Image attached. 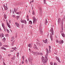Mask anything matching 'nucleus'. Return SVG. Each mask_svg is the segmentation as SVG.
Instances as JSON below:
<instances>
[{"label": "nucleus", "instance_id": "f257e3e1", "mask_svg": "<svg viewBox=\"0 0 65 65\" xmlns=\"http://www.w3.org/2000/svg\"><path fill=\"white\" fill-rule=\"evenodd\" d=\"M42 59V61L44 63H46L47 62V59L45 58H44V57H42L41 58Z\"/></svg>", "mask_w": 65, "mask_h": 65}, {"label": "nucleus", "instance_id": "f03ea898", "mask_svg": "<svg viewBox=\"0 0 65 65\" xmlns=\"http://www.w3.org/2000/svg\"><path fill=\"white\" fill-rule=\"evenodd\" d=\"M42 27L41 25H40L39 28V31H40V34L41 35H42L43 34V31H42Z\"/></svg>", "mask_w": 65, "mask_h": 65}, {"label": "nucleus", "instance_id": "7ed1b4c3", "mask_svg": "<svg viewBox=\"0 0 65 65\" xmlns=\"http://www.w3.org/2000/svg\"><path fill=\"white\" fill-rule=\"evenodd\" d=\"M33 19V23H35L36 21V19L35 18V17H33L32 18Z\"/></svg>", "mask_w": 65, "mask_h": 65}, {"label": "nucleus", "instance_id": "20e7f679", "mask_svg": "<svg viewBox=\"0 0 65 65\" xmlns=\"http://www.w3.org/2000/svg\"><path fill=\"white\" fill-rule=\"evenodd\" d=\"M12 49L13 50H11L10 51L11 52H13L14 50H15V51H16L17 50V48H16V47H15L14 48L12 47Z\"/></svg>", "mask_w": 65, "mask_h": 65}, {"label": "nucleus", "instance_id": "39448f33", "mask_svg": "<svg viewBox=\"0 0 65 65\" xmlns=\"http://www.w3.org/2000/svg\"><path fill=\"white\" fill-rule=\"evenodd\" d=\"M3 6L5 10H7L8 9V8H7V6H5V5L4 4L3 5Z\"/></svg>", "mask_w": 65, "mask_h": 65}, {"label": "nucleus", "instance_id": "423d86ee", "mask_svg": "<svg viewBox=\"0 0 65 65\" xmlns=\"http://www.w3.org/2000/svg\"><path fill=\"white\" fill-rule=\"evenodd\" d=\"M33 48H34V49L35 50H37L38 49V48L37 47L35 44L34 45V46L33 47Z\"/></svg>", "mask_w": 65, "mask_h": 65}, {"label": "nucleus", "instance_id": "0eeeda50", "mask_svg": "<svg viewBox=\"0 0 65 65\" xmlns=\"http://www.w3.org/2000/svg\"><path fill=\"white\" fill-rule=\"evenodd\" d=\"M0 37L2 39L4 37V34L2 33V34H0Z\"/></svg>", "mask_w": 65, "mask_h": 65}, {"label": "nucleus", "instance_id": "6e6552de", "mask_svg": "<svg viewBox=\"0 0 65 65\" xmlns=\"http://www.w3.org/2000/svg\"><path fill=\"white\" fill-rule=\"evenodd\" d=\"M50 31L52 33V35H53L54 34V31L52 28H51V29L50 30Z\"/></svg>", "mask_w": 65, "mask_h": 65}, {"label": "nucleus", "instance_id": "1a4fd4ad", "mask_svg": "<svg viewBox=\"0 0 65 65\" xmlns=\"http://www.w3.org/2000/svg\"><path fill=\"white\" fill-rule=\"evenodd\" d=\"M6 23H7V26L10 28H11V27H10V25L8 24L7 20H6Z\"/></svg>", "mask_w": 65, "mask_h": 65}, {"label": "nucleus", "instance_id": "9d476101", "mask_svg": "<svg viewBox=\"0 0 65 65\" xmlns=\"http://www.w3.org/2000/svg\"><path fill=\"white\" fill-rule=\"evenodd\" d=\"M15 25L17 27H19V23H15Z\"/></svg>", "mask_w": 65, "mask_h": 65}, {"label": "nucleus", "instance_id": "9b49d317", "mask_svg": "<svg viewBox=\"0 0 65 65\" xmlns=\"http://www.w3.org/2000/svg\"><path fill=\"white\" fill-rule=\"evenodd\" d=\"M28 60L30 62H31L32 61V59H31V58H28Z\"/></svg>", "mask_w": 65, "mask_h": 65}, {"label": "nucleus", "instance_id": "f8f14e48", "mask_svg": "<svg viewBox=\"0 0 65 65\" xmlns=\"http://www.w3.org/2000/svg\"><path fill=\"white\" fill-rule=\"evenodd\" d=\"M32 44H29L28 45V46L29 47L31 48L32 47Z\"/></svg>", "mask_w": 65, "mask_h": 65}, {"label": "nucleus", "instance_id": "ddd939ff", "mask_svg": "<svg viewBox=\"0 0 65 65\" xmlns=\"http://www.w3.org/2000/svg\"><path fill=\"white\" fill-rule=\"evenodd\" d=\"M50 37L52 41L53 40V38L52 37V35L51 34L50 35Z\"/></svg>", "mask_w": 65, "mask_h": 65}, {"label": "nucleus", "instance_id": "4468645a", "mask_svg": "<svg viewBox=\"0 0 65 65\" xmlns=\"http://www.w3.org/2000/svg\"><path fill=\"white\" fill-rule=\"evenodd\" d=\"M56 59L59 62H60V61L59 60V59L58 57H57V56L56 57Z\"/></svg>", "mask_w": 65, "mask_h": 65}, {"label": "nucleus", "instance_id": "2eb2a0df", "mask_svg": "<svg viewBox=\"0 0 65 65\" xmlns=\"http://www.w3.org/2000/svg\"><path fill=\"white\" fill-rule=\"evenodd\" d=\"M33 54L35 55H36L38 54V52H34V53H33Z\"/></svg>", "mask_w": 65, "mask_h": 65}, {"label": "nucleus", "instance_id": "dca6fc26", "mask_svg": "<svg viewBox=\"0 0 65 65\" xmlns=\"http://www.w3.org/2000/svg\"><path fill=\"white\" fill-rule=\"evenodd\" d=\"M48 54L47 53V54H46L45 55V58L46 59H47V56L48 55Z\"/></svg>", "mask_w": 65, "mask_h": 65}, {"label": "nucleus", "instance_id": "f3484780", "mask_svg": "<svg viewBox=\"0 0 65 65\" xmlns=\"http://www.w3.org/2000/svg\"><path fill=\"white\" fill-rule=\"evenodd\" d=\"M43 42L44 43H46L47 42V40L46 39L45 40H43Z\"/></svg>", "mask_w": 65, "mask_h": 65}, {"label": "nucleus", "instance_id": "a211bd4d", "mask_svg": "<svg viewBox=\"0 0 65 65\" xmlns=\"http://www.w3.org/2000/svg\"><path fill=\"white\" fill-rule=\"evenodd\" d=\"M21 12H16V13L18 14H20L21 13Z\"/></svg>", "mask_w": 65, "mask_h": 65}, {"label": "nucleus", "instance_id": "6ab92c4d", "mask_svg": "<svg viewBox=\"0 0 65 65\" xmlns=\"http://www.w3.org/2000/svg\"><path fill=\"white\" fill-rule=\"evenodd\" d=\"M14 39V36H13L12 37V38L11 39V41H12Z\"/></svg>", "mask_w": 65, "mask_h": 65}, {"label": "nucleus", "instance_id": "aec40b11", "mask_svg": "<svg viewBox=\"0 0 65 65\" xmlns=\"http://www.w3.org/2000/svg\"><path fill=\"white\" fill-rule=\"evenodd\" d=\"M4 17L5 19H6L7 18V17L6 14H5L4 15Z\"/></svg>", "mask_w": 65, "mask_h": 65}, {"label": "nucleus", "instance_id": "412c9836", "mask_svg": "<svg viewBox=\"0 0 65 65\" xmlns=\"http://www.w3.org/2000/svg\"><path fill=\"white\" fill-rule=\"evenodd\" d=\"M18 9L17 8H14V10L15 12H16L18 10Z\"/></svg>", "mask_w": 65, "mask_h": 65}, {"label": "nucleus", "instance_id": "4be33fe9", "mask_svg": "<svg viewBox=\"0 0 65 65\" xmlns=\"http://www.w3.org/2000/svg\"><path fill=\"white\" fill-rule=\"evenodd\" d=\"M28 24H32V21H29V22L28 23Z\"/></svg>", "mask_w": 65, "mask_h": 65}, {"label": "nucleus", "instance_id": "5701e85b", "mask_svg": "<svg viewBox=\"0 0 65 65\" xmlns=\"http://www.w3.org/2000/svg\"><path fill=\"white\" fill-rule=\"evenodd\" d=\"M1 48L2 49H3L5 50H6V48H4V47H1Z\"/></svg>", "mask_w": 65, "mask_h": 65}, {"label": "nucleus", "instance_id": "b1692460", "mask_svg": "<svg viewBox=\"0 0 65 65\" xmlns=\"http://www.w3.org/2000/svg\"><path fill=\"white\" fill-rule=\"evenodd\" d=\"M2 25L3 28L5 27V26L4 25V23H2Z\"/></svg>", "mask_w": 65, "mask_h": 65}, {"label": "nucleus", "instance_id": "393cba45", "mask_svg": "<svg viewBox=\"0 0 65 65\" xmlns=\"http://www.w3.org/2000/svg\"><path fill=\"white\" fill-rule=\"evenodd\" d=\"M47 20H46L45 22V25H46L47 24Z\"/></svg>", "mask_w": 65, "mask_h": 65}, {"label": "nucleus", "instance_id": "a878e982", "mask_svg": "<svg viewBox=\"0 0 65 65\" xmlns=\"http://www.w3.org/2000/svg\"><path fill=\"white\" fill-rule=\"evenodd\" d=\"M61 35H62V36L63 37H65V35L64 34H61Z\"/></svg>", "mask_w": 65, "mask_h": 65}, {"label": "nucleus", "instance_id": "bb28decb", "mask_svg": "<svg viewBox=\"0 0 65 65\" xmlns=\"http://www.w3.org/2000/svg\"><path fill=\"white\" fill-rule=\"evenodd\" d=\"M23 23H25V24L27 23V22L26 20H24L23 21Z\"/></svg>", "mask_w": 65, "mask_h": 65}, {"label": "nucleus", "instance_id": "cd10ccee", "mask_svg": "<svg viewBox=\"0 0 65 65\" xmlns=\"http://www.w3.org/2000/svg\"><path fill=\"white\" fill-rule=\"evenodd\" d=\"M61 21V20L60 19H58V23H60V22Z\"/></svg>", "mask_w": 65, "mask_h": 65}, {"label": "nucleus", "instance_id": "c85d7f7f", "mask_svg": "<svg viewBox=\"0 0 65 65\" xmlns=\"http://www.w3.org/2000/svg\"><path fill=\"white\" fill-rule=\"evenodd\" d=\"M46 51L47 53V54H48V49H47V48H46Z\"/></svg>", "mask_w": 65, "mask_h": 65}, {"label": "nucleus", "instance_id": "c756f323", "mask_svg": "<svg viewBox=\"0 0 65 65\" xmlns=\"http://www.w3.org/2000/svg\"><path fill=\"white\" fill-rule=\"evenodd\" d=\"M14 41H13L11 45L13 46L14 45Z\"/></svg>", "mask_w": 65, "mask_h": 65}, {"label": "nucleus", "instance_id": "7c9ffc66", "mask_svg": "<svg viewBox=\"0 0 65 65\" xmlns=\"http://www.w3.org/2000/svg\"><path fill=\"white\" fill-rule=\"evenodd\" d=\"M44 3L45 4H46V0H44Z\"/></svg>", "mask_w": 65, "mask_h": 65}, {"label": "nucleus", "instance_id": "2f4dec72", "mask_svg": "<svg viewBox=\"0 0 65 65\" xmlns=\"http://www.w3.org/2000/svg\"><path fill=\"white\" fill-rule=\"evenodd\" d=\"M27 60L26 59H25V62L26 64L27 63Z\"/></svg>", "mask_w": 65, "mask_h": 65}, {"label": "nucleus", "instance_id": "473e14b6", "mask_svg": "<svg viewBox=\"0 0 65 65\" xmlns=\"http://www.w3.org/2000/svg\"><path fill=\"white\" fill-rule=\"evenodd\" d=\"M32 14H33L34 15H35V12L34 11H32Z\"/></svg>", "mask_w": 65, "mask_h": 65}, {"label": "nucleus", "instance_id": "72a5a7b5", "mask_svg": "<svg viewBox=\"0 0 65 65\" xmlns=\"http://www.w3.org/2000/svg\"><path fill=\"white\" fill-rule=\"evenodd\" d=\"M19 52H18L17 53V57H19Z\"/></svg>", "mask_w": 65, "mask_h": 65}, {"label": "nucleus", "instance_id": "f704fd0d", "mask_svg": "<svg viewBox=\"0 0 65 65\" xmlns=\"http://www.w3.org/2000/svg\"><path fill=\"white\" fill-rule=\"evenodd\" d=\"M3 39V40L4 41H5V37H4V38Z\"/></svg>", "mask_w": 65, "mask_h": 65}, {"label": "nucleus", "instance_id": "c9c22d12", "mask_svg": "<svg viewBox=\"0 0 65 65\" xmlns=\"http://www.w3.org/2000/svg\"><path fill=\"white\" fill-rule=\"evenodd\" d=\"M22 58L23 59V60H24V56H22Z\"/></svg>", "mask_w": 65, "mask_h": 65}, {"label": "nucleus", "instance_id": "e433bc0d", "mask_svg": "<svg viewBox=\"0 0 65 65\" xmlns=\"http://www.w3.org/2000/svg\"><path fill=\"white\" fill-rule=\"evenodd\" d=\"M2 58V56L0 55V59H1Z\"/></svg>", "mask_w": 65, "mask_h": 65}, {"label": "nucleus", "instance_id": "4c0bfd02", "mask_svg": "<svg viewBox=\"0 0 65 65\" xmlns=\"http://www.w3.org/2000/svg\"><path fill=\"white\" fill-rule=\"evenodd\" d=\"M56 42L57 43H58L59 42V41H58V39H57L56 40Z\"/></svg>", "mask_w": 65, "mask_h": 65}, {"label": "nucleus", "instance_id": "58836bf2", "mask_svg": "<svg viewBox=\"0 0 65 65\" xmlns=\"http://www.w3.org/2000/svg\"><path fill=\"white\" fill-rule=\"evenodd\" d=\"M6 29L8 33H9L10 32L9 30L8 29H7V28H6Z\"/></svg>", "mask_w": 65, "mask_h": 65}, {"label": "nucleus", "instance_id": "ea45409f", "mask_svg": "<svg viewBox=\"0 0 65 65\" xmlns=\"http://www.w3.org/2000/svg\"><path fill=\"white\" fill-rule=\"evenodd\" d=\"M21 22L22 23H23V22H24V20H22V19H21Z\"/></svg>", "mask_w": 65, "mask_h": 65}, {"label": "nucleus", "instance_id": "a19ab883", "mask_svg": "<svg viewBox=\"0 0 65 65\" xmlns=\"http://www.w3.org/2000/svg\"><path fill=\"white\" fill-rule=\"evenodd\" d=\"M2 45V43L1 42H0V46H1Z\"/></svg>", "mask_w": 65, "mask_h": 65}, {"label": "nucleus", "instance_id": "79ce46f5", "mask_svg": "<svg viewBox=\"0 0 65 65\" xmlns=\"http://www.w3.org/2000/svg\"><path fill=\"white\" fill-rule=\"evenodd\" d=\"M16 17L17 19H18L20 17L19 16H16Z\"/></svg>", "mask_w": 65, "mask_h": 65}, {"label": "nucleus", "instance_id": "37998d69", "mask_svg": "<svg viewBox=\"0 0 65 65\" xmlns=\"http://www.w3.org/2000/svg\"><path fill=\"white\" fill-rule=\"evenodd\" d=\"M42 11V9H41V8H40V12H41Z\"/></svg>", "mask_w": 65, "mask_h": 65}, {"label": "nucleus", "instance_id": "c03bdc74", "mask_svg": "<svg viewBox=\"0 0 65 65\" xmlns=\"http://www.w3.org/2000/svg\"><path fill=\"white\" fill-rule=\"evenodd\" d=\"M57 63L56 62H55L54 65H57Z\"/></svg>", "mask_w": 65, "mask_h": 65}, {"label": "nucleus", "instance_id": "a18cd8bd", "mask_svg": "<svg viewBox=\"0 0 65 65\" xmlns=\"http://www.w3.org/2000/svg\"><path fill=\"white\" fill-rule=\"evenodd\" d=\"M60 42H61V44H62L63 43V41L62 40H61V41H60Z\"/></svg>", "mask_w": 65, "mask_h": 65}, {"label": "nucleus", "instance_id": "49530a36", "mask_svg": "<svg viewBox=\"0 0 65 65\" xmlns=\"http://www.w3.org/2000/svg\"><path fill=\"white\" fill-rule=\"evenodd\" d=\"M51 65H53V63L52 62H51L50 63Z\"/></svg>", "mask_w": 65, "mask_h": 65}, {"label": "nucleus", "instance_id": "de8ad7c7", "mask_svg": "<svg viewBox=\"0 0 65 65\" xmlns=\"http://www.w3.org/2000/svg\"><path fill=\"white\" fill-rule=\"evenodd\" d=\"M4 28V30L5 31H6V29L5 28V27H4V28Z\"/></svg>", "mask_w": 65, "mask_h": 65}, {"label": "nucleus", "instance_id": "09e8293b", "mask_svg": "<svg viewBox=\"0 0 65 65\" xmlns=\"http://www.w3.org/2000/svg\"><path fill=\"white\" fill-rule=\"evenodd\" d=\"M15 58L14 57H13L12 58H11V59H12V60H14V59Z\"/></svg>", "mask_w": 65, "mask_h": 65}, {"label": "nucleus", "instance_id": "8fccbe9b", "mask_svg": "<svg viewBox=\"0 0 65 65\" xmlns=\"http://www.w3.org/2000/svg\"><path fill=\"white\" fill-rule=\"evenodd\" d=\"M61 29H62V30H63V26H62L61 27Z\"/></svg>", "mask_w": 65, "mask_h": 65}, {"label": "nucleus", "instance_id": "3c124183", "mask_svg": "<svg viewBox=\"0 0 65 65\" xmlns=\"http://www.w3.org/2000/svg\"><path fill=\"white\" fill-rule=\"evenodd\" d=\"M40 54H41V53H40V52H39V53H38V55H40Z\"/></svg>", "mask_w": 65, "mask_h": 65}, {"label": "nucleus", "instance_id": "603ef678", "mask_svg": "<svg viewBox=\"0 0 65 65\" xmlns=\"http://www.w3.org/2000/svg\"><path fill=\"white\" fill-rule=\"evenodd\" d=\"M60 41H59L60 44H61V42H60Z\"/></svg>", "mask_w": 65, "mask_h": 65}, {"label": "nucleus", "instance_id": "864d4df0", "mask_svg": "<svg viewBox=\"0 0 65 65\" xmlns=\"http://www.w3.org/2000/svg\"><path fill=\"white\" fill-rule=\"evenodd\" d=\"M3 64L4 65H6L5 63H4V62Z\"/></svg>", "mask_w": 65, "mask_h": 65}, {"label": "nucleus", "instance_id": "5fc2aeb1", "mask_svg": "<svg viewBox=\"0 0 65 65\" xmlns=\"http://www.w3.org/2000/svg\"><path fill=\"white\" fill-rule=\"evenodd\" d=\"M13 17H15V15H13L12 16Z\"/></svg>", "mask_w": 65, "mask_h": 65}, {"label": "nucleus", "instance_id": "6e6d98bb", "mask_svg": "<svg viewBox=\"0 0 65 65\" xmlns=\"http://www.w3.org/2000/svg\"><path fill=\"white\" fill-rule=\"evenodd\" d=\"M40 55H43V54H42V53H41Z\"/></svg>", "mask_w": 65, "mask_h": 65}, {"label": "nucleus", "instance_id": "4d7b16f0", "mask_svg": "<svg viewBox=\"0 0 65 65\" xmlns=\"http://www.w3.org/2000/svg\"><path fill=\"white\" fill-rule=\"evenodd\" d=\"M8 55L9 57L11 55Z\"/></svg>", "mask_w": 65, "mask_h": 65}, {"label": "nucleus", "instance_id": "13d9d810", "mask_svg": "<svg viewBox=\"0 0 65 65\" xmlns=\"http://www.w3.org/2000/svg\"><path fill=\"white\" fill-rule=\"evenodd\" d=\"M49 49H50V48H51V46H49Z\"/></svg>", "mask_w": 65, "mask_h": 65}, {"label": "nucleus", "instance_id": "bf43d9fd", "mask_svg": "<svg viewBox=\"0 0 65 65\" xmlns=\"http://www.w3.org/2000/svg\"><path fill=\"white\" fill-rule=\"evenodd\" d=\"M34 1V0H32V1L31 2L32 3H33Z\"/></svg>", "mask_w": 65, "mask_h": 65}, {"label": "nucleus", "instance_id": "052dcab7", "mask_svg": "<svg viewBox=\"0 0 65 65\" xmlns=\"http://www.w3.org/2000/svg\"><path fill=\"white\" fill-rule=\"evenodd\" d=\"M29 19H28V18H27V20L28 21H29Z\"/></svg>", "mask_w": 65, "mask_h": 65}, {"label": "nucleus", "instance_id": "680f3d73", "mask_svg": "<svg viewBox=\"0 0 65 65\" xmlns=\"http://www.w3.org/2000/svg\"><path fill=\"white\" fill-rule=\"evenodd\" d=\"M24 61H22V64H23L24 63Z\"/></svg>", "mask_w": 65, "mask_h": 65}, {"label": "nucleus", "instance_id": "e2e57ef3", "mask_svg": "<svg viewBox=\"0 0 65 65\" xmlns=\"http://www.w3.org/2000/svg\"><path fill=\"white\" fill-rule=\"evenodd\" d=\"M10 30L11 31V32H12V30H11V29H10Z\"/></svg>", "mask_w": 65, "mask_h": 65}, {"label": "nucleus", "instance_id": "0e129e2a", "mask_svg": "<svg viewBox=\"0 0 65 65\" xmlns=\"http://www.w3.org/2000/svg\"><path fill=\"white\" fill-rule=\"evenodd\" d=\"M2 29H1V28H0V31H2Z\"/></svg>", "mask_w": 65, "mask_h": 65}, {"label": "nucleus", "instance_id": "69168bd1", "mask_svg": "<svg viewBox=\"0 0 65 65\" xmlns=\"http://www.w3.org/2000/svg\"><path fill=\"white\" fill-rule=\"evenodd\" d=\"M4 21H5V19H4Z\"/></svg>", "mask_w": 65, "mask_h": 65}, {"label": "nucleus", "instance_id": "338daca9", "mask_svg": "<svg viewBox=\"0 0 65 65\" xmlns=\"http://www.w3.org/2000/svg\"><path fill=\"white\" fill-rule=\"evenodd\" d=\"M28 16L27 15V18H28Z\"/></svg>", "mask_w": 65, "mask_h": 65}, {"label": "nucleus", "instance_id": "774afa93", "mask_svg": "<svg viewBox=\"0 0 65 65\" xmlns=\"http://www.w3.org/2000/svg\"><path fill=\"white\" fill-rule=\"evenodd\" d=\"M41 65H45L44 64H41Z\"/></svg>", "mask_w": 65, "mask_h": 65}]
</instances>
